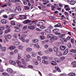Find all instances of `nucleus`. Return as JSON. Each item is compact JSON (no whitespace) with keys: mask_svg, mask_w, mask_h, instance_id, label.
<instances>
[{"mask_svg":"<svg viewBox=\"0 0 76 76\" xmlns=\"http://www.w3.org/2000/svg\"><path fill=\"white\" fill-rule=\"evenodd\" d=\"M23 23L24 24H27V23H29L31 22V20H26L23 22Z\"/></svg>","mask_w":76,"mask_h":76,"instance_id":"obj_1","label":"nucleus"},{"mask_svg":"<svg viewBox=\"0 0 76 76\" xmlns=\"http://www.w3.org/2000/svg\"><path fill=\"white\" fill-rule=\"evenodd\" d=\"M1 22L2 24H4V25H5L6 24L7 22V20L6 19H2L1 21Z\"/></svg>","mask_w":76,"mask_h":76,"instance_id":"obj_2","label":"nucleus"},{"mask_svg":"<svg viewBox=\"0 0 76 76\" xmlns=\"http://www.w3.org/2000/svg\"><path fill=\"white\" fill-rule=\"evenodd\" d=\"M58 39V37H57L53 36L52 38H51L50 39V41H55L56 40H57Z\"/></svg>","mask_w":76,"mask_h":76,"instance_id":"obj_3","label":"nucleus"},{"mask_svg":"<svg viewBox=\"0 0 76 76\" xmlns=\"http://www.w3.org/2000/svg\"><path fill=\"white\" fill-rule=\"evenodd\" d=\"M56 54L58 57H61L62 56V53L60 51H58L56 53Z\"/></svg>","mask_w":76,"mask_h":76,"instance_id":"obj_4","label":"nucleus"},{"mask_svg":"<svg viewBox=\"0 0 76 76\" xmlns=\"http://www.w3.org/2000/svg\"><path fill=\"white\" fill-rule=\"evenodd\" d=\"M72 65H73V67H76V61H73L71 63Z\"/></svg>","mask_w":76,"mask_h":76,"instance_id":"obj_5","label":"nucleus"},{"mask_svg":"<svg viewBox=\"0 0 76 76\" xmlns=\"http://www.w3.org/2000/svg\"><path fill=\"white\" fill-rule=\"evenodd\" d=\"M60 48L61 50H62V51H64L66 49V47L63 45L61 46Z\"/></svg>","mask_w":76,"mask_h":76,"instance_id":"obj_6","label":"nucleus"},{"mask_svg":"<svg viewBox=\"0 0 76 76\" xmlns=\"http://www.w3.org/2000/svg\"><path fill=\"white\" fill-rule=\"evenodd\" d=\"M10 63L11 64H12L14 66H15V65L16 64V63L15 61L12 60L10 61Z\"/></svg>","mask_w":76,"mask_h":76,"instance_id":"obj_7","label":"nucleus"},{"mask_svg":"<svg viewBox=\"0 0 76 76\" xmlns=\"http://www.w3.org/2000/svg\"><path fill=\"white\" fill-rule=\"evenodd\" d=\"M44 25V23L42 22H40L38 23L37 24V26H42Z\"/></svg>","mask_w":76,"mask_h":76,"instance_id":"obj_8","label":"nucleus"},{"mask_svg":"<svg viewBox=\"0 0 76 76\" xmlns=\"http://www.w3.org/2000/svg\"><path fill=\"white\" fill-rule=\"evenodd\" d=\"M60 41H63V42H67V40L65 38H61L60 39Z\"/></svg>","mask_w":76,"mask_h":76,"instance_id":"obj_9","label":"nucleus"},{"mask_svg":"<svg viewBox=\"0 0 76 76\" xmlns=\"http://www.w3.org/2000/svg\"><path fill=\"white\" fill-rule=\"evenodd\" d=\"M17 9H18V11H21V10H22V8L18 6L16 7L15 10H16Z\"/></svg>","mask_w":76,"mask_h":76,"instance_id":"obj_10","label":"nucleus"},{"mask_svg":"<svg viewBox=\"0 0 76 76\" xmlns=\"http://www.w3.org/2000/svg\"><path fill=\"white\" fill-rule=\"evenodd\" d=\"M14 45H18L20 44V42H14L13 43Z\"/></svg>","mask_w":76,"mask_h":76,"instance_id":"obj_11","label":"nucleus"},{"mask_svg":"<svg viewBox=\"0 0 76 76\" xmlns=\"http://www.w3.org/2000/svg\"><path fill=\"white\" fill-rule=\"evenodd\" d=\"M14 37L15 38L13 39L14 41H18V39H17V34L14 36Z\"/></svg>","mask_w":76,"mask_h":76,"instance_id":"obj_12","label":"nucleus"},{"mask_svg":"<svg viewBox=\"0 0 76 76\" xmlns=\"http://www.w3.org/2000/svg\"><path fill=\"white\" fill-rule=\"evenodd\" d=\"M51 64L52 65H53V66H56L57 65V63L56 62L54 61H51Z\"/></svg>","mask_w":76,"mask_h":76,"instance_id":"obj_13","label":"nucleus"},{"mask_svg":"<svg viewBox=\"0 0 76 76\" xmlns=\"http://www.w3.org/2000/svg\"><path fill=\"white\" fill-rule=\"evenodd\" d=\"M19 39L21 40L23 42H25V39L23 38L21 36L20 37H19Z\"/></svg>","mask_w":76,"mask_h":76,"instance_id":"obj_14","label":"nucleus"},{"mask_svg":"<svg viewBox=\"0 0 76 76\" xmlns=\"http://www.w3.org/2000/svg\"><path fill=\"white\" fill-rule=\"evenodd\" d=\"M1 6L2 7H7V4H3L1 3H0V7Z\"/></svg>","mask_w":76,"mask_h":76,"instance_id":"obj_15","label":"nucleus"},{"mask_svg":"<svg viewBox=\"0 0 76 76\" xmlns=\"http://www.w3.org/2000/svg\"><path fill=\"white\" fill-rule=\"evenodd\" d=\"M55 69H56L57 71H58L59 72H61V70L60 69V68L58 67V66H55Z\"/></svg>","mask_w":76,"mask_h":76,"instance_id":"obj_16","label":"nucleus"},{"mask_svg":"<svg viewBox=\"0 0 76 76\" xmlns=\"http://www.w3.org/2000/svg\"><path fill=\"white\" fill-rule=\"evenodd\" d=\"M54 60L56 62H58V63H60V59L57 58H54Z\"/></svg>","mask_w":76,"mask_h":76,"instance_id":"obj_17","label":"nucleus"},{"mask_svg":"<svg viewBox=\"0 0 76 76\" xmlns=\"http://www.w3.org/2000/svg\"><path fill=\"white\" fill-rule=\"evenodd\" d=\"M60 26H61V23H58L54 26V27L55 28H56L57 27H60Z\"/></svg>","mask_w":76,"mask_h":76,"instance_id":"obj_18","label":"nucleus"},{"mask_svg":"<svg viewBox=\"0 0 76 76\" xmlns=\"http://www.w3.org/2000/svg\"><path fill=\"white\" fill-rule=\"evenodd\" d=\"M24 8L25 10H28L30 9V7L28 6H24Z\"/></svg>","mask_w":76,"mask_h":76,"instance_id":"obj_19","label":"nucleus"},{"mask_svg":"<svg viewBox=\"0 0 76 76\" xmlns=\"http://www.w3.org/2000/svg\"><path fill=\"white\" fill-rule=\"evenodd\" d=\"M45 31L46 32H47L48 33H51V30L48 29H45Z\"/></svg>","mask_w":76,"mask_h":76,"instance_id":"obj_20","label":"nucleus"},{"mask_svg":"<svg viewBox=\"0 0 76 76\" xmlns=\"http://www.w3.org/2000/svg\"><path fill=\"white\" fill-rule=\"evenodd\" d=\"M68 75L70 76H75V73H70Z\"/></svg>","mask_w":76,"mask_h":76,"instance_id":"obj_21","label":"nucleus"},{"mask_svg":"<svg viewBox=\"0 0 76 76\" xmlns=\"http://www.w3.org/2000/svg\"><path fill=\"white\" fill-rule=\"evenodd\" d=\"M18 66L19 67H22V68H23L24 69H26V66H23L22 65H20V64H18Z\"/></svg>","mask_w":76,"mask_h":76,"instance_id":"obj_22","label":"nucleus"},{"mask_svg":"<svg viewBox=\"0 0 76 76\" xmlns=\"http://www.w3.org/2000/svg\"><path fill=\"white\" fill-rule=\"evenodd\" d=\"M15 48H16V47L14 46H12L10 47V49L11 50H14V49H15Z\"/></svg>","mask_w":76,"mask_h":76,"instance_id":"obj_23","label":"nucleus"},{"mask_svg":"<svg viewBox=\"0 0 76 76\" xmlns=\"http://www.w3.org/2000/svg\"><path fill=\"white\" fill-rule=\"evenodd\" d=\"M28 29H35V27L34 26H29L28 27Z\"/></svg>","mask_w":76,"mask_h":76,"instance_id":"obj_24","label":"nucleus"},{"mask_svg":"<svg viewBox=\"0 0 76 76\" xmlns=\"http://www.w3.org/2000/svg\"><path fill=\"white\" fill-rule=\"evenodd\" d=\"M53 50L54 51H55V52H56V51H58V48L57 47H54Z\"/></svg>","mask_w":76,"mask_h":76,"instance_id":"obj_25","label":"nucleus"},{"mask_svg":"<svg viewBox=\"0 0 76 76\" xmlns=\"http://www.w3.org/2000/svg\"><path fill=\"white\" fill-rule=\"evenodd\" d=\"M58 31V30L57 28H55L53 30V32L56 33V32H57Z\"/></svg>","mask_w":76,"mask_h":76,"instance_id":"obj_26","label":"nucleus"},{"mask_svg":"<svg viewBox=\"0 0 76 76\" xmlns=\"http://www.w3.org/2000/svg\"><path fill=\"white\" fill-rule=\"evenodd\" d=\"M33 42L34 43H36V42H38V39H35L33 40Z\"/></svg>","mask_w":76,"mask_h":76,"instance_id":"obj_27","label":"nucleus"},{"mask_svg":"<svg viewBox=\"0 0 76 76\" xmlns=\"http://www.w3.org/2000/svg\"><path fill=\"white\" fill-rule=\"evenodd\" d=\"M75 3H76V1H71L70 2V4H72V5H74V4H75Z\"/></svg>","mask_w":76,"mask_h":76,"instance_id":"obj_28","label":"nucleus"},{"mask_svg":"<svg viewBox=\"0 0 76 76\" xmlns=\"http://www.w3.org/2000/svg\"><path fill=\"white\" fill-rule=\"evenodd\" d=\"M31 54L33 57H34L36 56V54L34 52H31Z\"/></svg>","mask_w":76,"mask_h":76,"instance_id":"obj_29","label":"nucleus"},{"mask_svg":"<svg viewBox=\"0 0 76 76\" xmlns=\"http://www.w3.org/2000/svg\"><path fill=\"white\" fill-rule=\"evenodd\" d=\"M42 63L43 64H48V62L45 61V60H42Z\"/></svg>","mask_w":76,"mask_h":76,"instance_id":"obj_30","label":"nucleus"},{"mask_svg":"<svg viewBox=\"0 0 76 76\" xmlns=\"http://www.w3.org/2000/svg\"><path fill=\"white\" fill-rule=\"evenodd\" d=\"M2 75H3L4 76H9V74H8L7 73H5V72L2 73Z\"/></svg>","mask_w":76,"mask_h":76,"instance_id":"obj_31","label":"nucleus"},{"mask_svg":"<svg viewBox=\"0 0 76 76\" xmlns=\"http://www.w3.org/2000/svg\"><path fill=\"white\" fill-rule=\"evenodd\" d=\"M11 16V17H12V18H10V20H12V19H13V17L15 16V15L13 14H12L10 15Z\"/></svg>","mask_w":76,"mask_h":76,"instance_id":"obj_32","label":"nucleus"},{"mask_svg":"<svg viewBox=\"0 0 76 76\" xmlns=\"http://www.w3.org/2000/svg\"><path fill=\"white\" fill-rule=\"evenodd\" d=\"M34 64H36V65H38V61L36 60H35L34 61Z\"/></svg>","mask_w":76,"mask_h":76,"instance_id":"obj_33","label":"nucleus"},{"mask_svg":"<svg viewBox=\"0 0 76 76\" xmlns=\"http://www.w3.org/2000/svg\"><path fill=\"white\" fill-rule=\"evenodd\" d=\"M68 53V49H66L65 50L64 54H65V55L67 54Z\"/></svg>","mask_w":76,"mask_h":76,"instance_id":"obj_34","label":"nucleus"},{"mask_svg":"<svg viewBox=\"0 0 76 76\" xmlns=\"http://www.w3.org/2000/svg\"><path fill=\"white\" fill-rule=\"evenodd\" d=\"M20 31V29L17 28L15 30V32H19Z\"/></svg>","mask_w":76,"mask_h":76,"instance_id":"obj_35","label":"nucleus"},{"mask_svg":"<svg viewBox=\"0 0 76 76\" xmlns=\"http://www.w3.org/2000/svg\"><path fill=\"white\" fill-rule=\"evenodd\" d=\"M6 48L4 47H3H3H2V51H6Z\"/></svg>","mask_w":76,"mask_h":76,"instance_id":"obj_36","label":"nucleus"},{"mask_svg":"<svg viewBox=\"0 0 76 76\" xmlns=\"http://www.w3.org/2000/svg\"><path fill=\"white\" fill-rule=\"evenodd\" d=\"M70 52L71 53H76V50L72 49L71 50Z\"/></svg>","mask_w":76,"mask_h":76,"instance_id":"obj_37","label":"nucleus"},{"mask_svg":"<svg viewBox=\"0 0 76 76\" xmlns=\"http://www.w3.org/2000/svg\"><path fill=\"white\" fill-rule=\"evenodd\" d=\"M35 47L37 48L38 49L39 48V46L38 45V44H36L35 45Z\"/></svg>","mask_w":76,"mask_h":76,"instance_id":"obj_38","label":"nucleus"},{"mask_svg":"<svg viewBox=\"0 0 76 76\" xmlns=\"http://www.w3.org/2000/svg\"><path fill=\"white\" fill-rule=\"evenodd\" d=\"M10 32V29H8L5 30V33L6 34H7V33H9Z\"/></svg>","mask_w":76,"mask_h":76,"instance_id":"obj_39","label":"nucleus"},{"mask_svg":"<svg viewBox=\"0 0 76 76\" xmlns=\"http://www.w3.org/2000/svg\"><path fill=\"white\" fill-rule=\"evenodd\" d=\"M11 25H15V23L13 21H12L11 23Z\"/></svg>","mask_w":76,"mask_h":76,"instance_id":"obj_40","label":"nucleus"},{"mask_svg":"<svg viewBox=\"0 0 76 76\" xmlns=\"http://www.w3.org/2000/svg\"><path fill=\"white\" fill-rule=\"evenodd\" d=\"M37 21V20L36 21H33L31 22V23H29L30 25H32V24H34V23H36V22Z\"/></svg>","mask_w":76,"mask_h":76,"instance_id":"obj_41","label":"nucleus"},{"mask_svg":"<svg viewBox=\"0 0 76 76\" xmlns=\"http://www.w3.org/2000/svg\"><path fill=\"white\" fill-rule=\"evenodd\" d=\"M4 29H5L4 27L3 26L0 27V31H3L4 30Z\"/></svg>","mask_w":76,"mask_h":76,"instance_id":"obj_42","label":"nucleus"},{"mask_svg":"<svg viewBox=\"0 0 76 76\" xmlns=\"http://www.w3.org/2000/svg\"><path fill=\"white\" fill-rule=\"evenodd\" d=\"M17 25L18 27L20 28L21 27H22V24H17Z\"/></svg>","mask_w":76,"mask_h":76,"instance_id":"obj_43","label":"nucleus"},{"mask_svg":"<svg viewBox=\"0 0 76 76\" xmlns=\"http://www.w3.org/2000/svg\"><path fill=\"white\" fill-rule=\"evenodd\" d=\"M16 62L17 64H21V62H20L19 60H17L16 61Z\"/></svg>","mask_w":76,"mask_h":76,"instance_id":"obj_44","label":"nucleus"},{"mask_svg":"<svg viewBox=\"0 0 76 76\" xmlns=\"http://www.w3.org/2000/svg\"><path fill=\"white\" fill-rule=\"evenodd\" d=\"M67 46L69 48H71L72 47V45H71V44L69 43L68 44Z\"/></svg>","mask_w":76,"mask_h":76,"instance_id":"obj_45","label":"nucleus"},{"mask_svg":"<svg viewBox=\"0 0 76 76\" xmlns=\"http://www.w3.org/2000/svg\"><path fill=\"white\" fill-rule=\"evenodd\" d=\"M42 58L43 60H45L46 59H48V58L47 56H43L42 57Z\"/></svg>","mask_w":76,"mask_h":76,"instance_id":"obj_46","label":"nucleus"},{"mask_svg":"<svg viewBox=\"0 0 76 76\" xmlns=\"http://www.w3.org/2000/svg\"><path fill=\"white\" fill-rule=\"evenodd\" d=\"M65 59V57H61L60 58V60L61 61H63V60H64Z\"/></svg>","mask_w":76,"mask_h":76,"instance_id":"obj_47","label":"nucleus"},{"mask_svg":"<svg viewBox=\"0 0 76 76\" xmlns=\"http://www.w3.org/2000/svg\"><path fill=\"white\" fill-rule=\"evenodd\" d=\"M10 12H16V9L14 10V11H13L12 9H10Z\"/></svg>","mask_w":76,"mask_h":76,"instance_id":"obj_48","label":"nucleus"},{"mask_svg":"<svg viewBox=\"0 0 76 76\" xmlns=\"http://www.w3.org/2000/svg\"><path fill=\"white\" fill-rule=\"evenodd\" d=\"M23 4H24V5H27L28 3H27V2H26V1H23Z\"/></svg>","mask_w":76,"mask_h":76,"instance_id":"obj_49","label":"nucleus"},{"mask_svg":"<svg viewBox=\"0 0 76 76\" xmlns=\"http://www.w3.org/2000/svg\"><path fill=\"white\" fill-rule=\"evenodd\" d=\"M32 50V49L31 48H28L27 49V51H31Z\"/></svg>","mask_w":76,"mask_h":76,"instance_id":"obj_50","label":"nucleus"},{"mask_svg":"<svg viewBox=\"0 0 76 76\" xmlns=\"http://www.w3.org/2000/svg\"><path fill=\"white\" fill-rule=\"evenodd\" d=\"M22 16H23V15H19V17L18 18L19 19H22V18H23V17H22Z\"/></svg>","mask_w":76,"mask_h":76,"instance_id":"obj_51","label":"nucleus"},{"mask_svg":"<svg viewBox=\"0 0 76 76\" xmlns=\"http://www.w3.org/2000/svg\"><path fill=\"white\" fill-rule=\"evenodd\" d=\"M28 67H29V68H31V69H34V66L32 65H28Z\"/></svg>","mask_w":76,"mask_h":76,"instance_id":"obj_52","label":"nucleus"},{"mask_svg":"<svg viewBox=\"0 0 76 76\" xmlns=\"http://www.w3.org/2000/svg\"><path fill=\"white\" fill-rule=\"evenodd\" d=\"M21 62H22V63L24 64H25V60H24L23 59H21Z\"/></svg>","mask_w":76,"mask_h":76,"instance_id":"obj_53","label":"nucleus"},{"mask_svg":"<svg viewBox=\"0 0 76 76\" xmlns=\"http://www.w3.org/2000/svg\"><path fill=\"white\" fill-rule=\"evenodd\" d=\"M3 17H4V18H8V17L7 16V15H3Z\"/></svg>","mask_w":76,"mask_h":76,"instance_id":"obj_54","label":"nucleus"},{"mask_svg":"<svg viewBox=\"0 0 76 76\" xmlns=\"http://www.w3.org/2000/svg\"><path fill=\"white\" fill-rule=\"evenodd\" d=\"M18 48L19 49L22 50V49H23V47H22V46L20 45L18 46Z\"/></svg>","mask_w":76,"mask_h":76,"instance_id":"obj_55","label":"nucleus"},{"mask_svg":"<svg viewBox=\"0 0 76 76\" xmlns=\"http://www.w3.org/2000/svg\"><path fill=\"white\" fill-rule=\"evenodd\" d=\"M15 3L16 2H20L21 4H22V2H21V1H20V0H15Z\"/></svg>","mask_w":76,"mask_h":76,"instance_id":"obj_56","label":"nucleus"},{"mask_svg":"<svg viewBox=\"0 0 76 76\" xmlns=\"http://www.w3.org/2000/svg\"><path fill=\"white\" fill-rule=\"evenodd\" d=\"M55 35H60L61 34H60V33H59L56 32V33H55Z\"/></svg>","mask_w":76,"mask_h":76,"instance_id":"obj_57","label":"nucleus"},{"mask_svg":"<svg viewBox=\"0 0 76 76\" xmlns=\"http://www.w3.org/2000/svg\"><path fill=\"white\" fill-rule=\"evenodd\" d=\"M40 37L41 39H44V36H41Z\"/></svg>","mask_w":76,"mask_h":76,"instance_id":"obj_58","label":"nucleus"},{"mask_svg":"<svg viewBox=\"0 0 76 76\" xmlns=\"http://www.w3.org/2000/svg\"><path fill=\"white\" fill-rule=\"evenodd\" d=\"M10 73H12L13 72V70L12 69H10Z\"/></svg>","mask_w":76,"mask_h":76,"instance_id":"obj_59","label":"nucleus"},{"mask_svg":"<svg viewBox=\"0 0 76 76\" xmlns=\"http://www.w3.org/2000/svg\"><path fill=\"white\" fill-rule=\"evenodd\" d=\"M7 38L10 39V35L7 34Z\"/></svg>","mask_w":76,"mask_h":76,"instance_id":"obj_60","label":"nucleus"},{"mask_svg":"<svg viewBox=\"0 0 76 76\" xmlns=\"http://www.w3.org/2000/svg\"><path fill=\"white\" fill-rule=\"evenodd\" d=\"M40 29H44V28H45V26H42L40 27Z\"/></svg>","mask_w":76,"mask_h":76,"instance_id":"obj_61","label":"nucleus"},{"mask_svg":"<svg viewBox=\"0 0 76 76\" xmlns=\"http://www.w3.org/2000/svg\"><path fill=\"white\" fill-rule=\"evenodd\" d=\"M14 52L15 53H17L18 52V50L17 49H15L14 51Z\"/></svg>","mask_w":76,"mask_h":76,"instance_id":"obj_62","label":"nucleus"},{"mask_svg":"<svg viewBox=\"0 0 76 76\" xmlns=\"http://www.w3.org/2000/svg\"><path fill=\"white\" fill-rule=\"evenodd\" d=\"M48 28L49 29H52L53 27V26H48Z\"/></svg>","mask_w":76,"mask_h":76,"instance_id":"obj_63","label":"nucleus"},{"mask_svg":"<svg viewBox=\"0 0 76 76\" xmlns=\"http://www.w3.org/2000/svg\"><path fill=\"white\" fill-rule=\"evenodd\" d=\"M49 50L50 52H53V49L51 48H49Z\"/></svg>","mask_w":76,"mask_h":76,"instance_id":"obj_64","label":"nucleus"}]
</instances>
